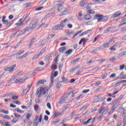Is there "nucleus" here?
Returning <instances> with one entry per match:
<instances>
[{"label": "nucleus", "instance_id": "obj_1", "mask_svg": "<svg viewBox=\"0 0 126 126\" xmlns=\"http://www.w3.org/2000/svg\"><path fill=\"white\" fill-rule=\"evenodd\" d=\"M49 93L48 90H45V89L43 88H38L35 93V95H38V98H41L42 97L45 98L48 96V94Z\"/></svg>", "mask_w": 126, "mask_h": 126}, {"label": "nucleus", "instance_id": "obj_2", "mask_svg": "<svg viewBox=\"0 0 126 126\" xmlns=\"http://www.w3.org/2000/svg\"><path fill=\"white\" fill-rule=\"evenodd\" d=\"M96 19L97 20V22H106L108 21V16H104L103 15L96 14L95 16Z\"/></svg>", "mask_w": 126, "mask_h": 126}, {"label": "nucleus", "instance_id": "obj_3", "mask_svg": "<svg viewBox=\"0 0 126 126\" xmlns=\"http://www.w3.org/2000/svg\"><path fill=\"white\" fill-rule=\"evenodd\" d=\"M42 118H43V115L42 114L36 115L35 117V119L33 121V126H38L39 123H42Z\"/></svg>", "mask_w": 126, "mask_h": 126}, {"label": "nucleus", "instance_id": "obj_4", "mask_svg": "<svg viewBox=\"0 0 126 126\" xmlns=\"http://www.w3.org/2000/svg\"><path fill=\"white\" fill-rule=\"evenodd\" d=\"M15 67H16V64H14L9 67H4V70H5V71H9L10 73L13 72Z\"/></svg>", "mask_w": 126, "mask_h": 126}, {"label": "nucleus", "instance_id": "obj_5", "mask_svg": "<svg viewBox=\"0 0 126 126\" xmlns=\"http://www.w3.org/2000/svg\"><path fill=\"white\" fill-rule=\"evenodd\" d=\"M107 113H108V109L103 106L100 107V109L99 110V114H102L105 116V115H107Z\"/></svg>", "mask_w": 126, "mask_h": 126}, {"label": "nucleus", "instance_id": "obj_6", "mask_svg": "<svg viewBox=\"0 0 126 126\" xmlns=\"http://www.w3.org/2000/svg\"><path fill=\"white\" fill-rule=\"evenodd\" d=\"M96 118V117H94V118H91L90 119H88L84 125H88L89 124H91V125L93 126V125H94V123H95Z\"/></svg>", "mask_w": 126, "mask_h": 126}, {"label": "nucleus", "instance_id": "obj_7", "mask_svg": "<svg viewBox=\"0 0 126 126\" xmlns=\"http://www.w3.org/2000/svg\"><path fill=\"white\" fill-rule=\"evenodd\" d=\"M70 12L69 8H66L64 11L59 14V16L62 17L64 15H67Z\"/></svg>", "mask_w": 126, "mask_h": 126}, {"label": "nucleus", "instance_id": "obj_8", "mask_svg": "<svg viewBox=\"0 0 126 126\" xmlns=\"http://www.w3.org/2000/svg\"><path fill=\"white\" fill-rule=\"evenodd\" d=\"M54 8H55L56 10H57V11H61L63 8V7L62 4H57L54 6Z\"/></svg>", "mask_w": 126, "mask_h": 126}, {"label": "nucleus", "instance_id": "obj_9", "mask_svg": "<svg viewBox=\"0 0 126 126\" xmlns=\"http://www.w3.org/2000/svg\"><path fill=\"white\" fill-rule=\"evenodd\" d=\"M32 116H33V112L31 111H29L26 116V121H29Z\"/></svg>", "mask_w": 126, "mask_h": 126}, {"label": "nucleus", "instance_id": "obj_10", "mask_svg": "<svg viewBox=\"0 0 126 126\" xmlns=\"http://www.w3.org/2000/svg\"><path fill=\"white\" fill-rule=\"evenodd\" d=\"M119 113L121 117H124L125 115H126V110L124 108H121L119 109Z\"/></svg>", "mask_w": 126, "mask_h": 126}, {"label": "nucleus", "instance_id": "obj_11", "mask_svg": "<svg viewBox=\"0 0 126 126\" xmlns=\"http://www.w3.org/2000/svg\"><path fill=\"white\" fill-rule=\"evenodd\" d=\"M29 26L31 29H34L37 27V23H35L34 21H32L30 23Z\"/></svg>", "mask_w": 126, "mask_h": 126}, {"label": "nucleus", "instance_id": "obj_12", "mask_svg": "<svg viewBox=\"0 0 126 126\" xmlns=\"http://www.w3.org/2000/svg\"><path fill=\"white\" fill-rule=\"evenodd\" d=\"M86 0H81V2H80L79 5L83 9H84L85 6H86V3H85Z\"/></svg>", "mask_w": 126, "mask_h": 126}, {"label": "nucleus", "instance_id": "obj_13", "mask_svg": "<svg viewBox=\"0 0 126 126\" xmlns=\"http://www.w3.org/2000/svg\"><path fill=\"white\" fill-rule=\"evenodd\" d=\"M67 19H64L63 21L61 22L60 25L62 26V28H64L66 26V22H67Z\"/></svg>", "mask_w": 126, "mask_h": 126}, {"label": "nucleus", "instance_id": "obj_14", "mask_svg": "<svg viewBox=\"0 0 126 126\" xmlns=\"http://www.w3.org/2000/svg\"><path fill=\"white\" fill-rule=\"evenodd\" d=\"M63 28L61 26V24L60 25H56L54 27V30H63Z\"/></svg>", "mask_w": 126, "mask_h": 126}, {"label": "nucleus", "instance_id": "obj_15", "mask_svg": "<svg viewBox=\"0 0 126 126\" xmlns=\"http://www.w3.org/2000/svg\"><path fill=\"white\" fill-rule=\"evenodd\" d=\"M121 14L122 13L121 11H117L114 13V15L111 16V18H117V17H119Z\"/></svg>", "mask_w": 126, "mask_h": 126}, {"label": "nucleus", "instance_id": "obj_16", "mask_svg": "<svg viewBox=\"0 0 126 126\" xmlns=\"http://www.w3.org/2000/svg\"><path fill=\"white\" fill-rule=\"evenodd\" d=\"M28 56H29V53L26 52L25 54L21 56L19 58H16L17 60H23L25 58H26Z\"/></svg>", "mask_w": 126, "mask_h": 126}, {"label": "nucleus", "instance_id": "obj_17", "mask_svg": "<svg viewBox=\"0 0 126 126\" xmlns=\"http://www.w3.org/2000/svg\"><path fill=\"white\" fill-rule=\"evenodd\" d=\"M62 83H63L64 84H66L67 83H69V81H68V79L65 78L64 77H62Z\"/></svg>", "mask_w": 126, "mask_h": 126}, {"label": "nucleus", "instance_id": "obj_18", "mask_svg": "<svg viewBox=\"0 0 126 126\" xmlns=\"http://www.w3.org/2000/svg\"><path fill=\"white\" fill-rule=\"evenodd\" d=\"M120 103V99H115L112 104H113L114 106H115L117 108H118L119 106V103Z\"/></svg>", "mask_w": 126, "mask_h": 126}, {"label": "nucleus", "instance_id": "obj_19", "mask_svg": "<svg viewBox=\"0 0 126 126\" xmlns=\"http://www.w3.org/2000/svg\"><path fill=\"white\" fill-rule=\"evenodd\" d=\"M46 82H47L45 80H39L36 83V85H40L41 84H44V83H46Z\"/></svg>", "mask_w": 126, "mask_h": 126}, {"label": "nucleus", "instance_id": "obj_20", "mask_svg": "<svg viewBox=\"0 0 126 126\" xmlns=\"http://www.w3.org/2000/svg\"><path fill=\"white\" fill-rule=\"evenodd\" d=\"M124 82H126V80H121L120 81H119L116 84H115V87H117V86H119L120 84H122V83H124Z\"/></svg>", "mask_w": 126, "mask_h": 126}, {"label": "nucleus", "instance_id": "obj_21", "mask_svg": "<svg viewBox=\"0 0 126 126\" xmlns=\"http://www.w3.org/2000/svg\"><path fill=\"white\" fill-rule=\"evenodd\" d=\"M23 83V81L22 79L20 78H18L15 80V83Z\"/></svg>", "mask_w": 126, "mask_h": 126}, {"label": "nucleus", "instance_id": "obj_22", "mask_svg": "<svg viewBox=\"0 0 126 126\" xmlns=\"http://www.w3.org/2000/svg\"><path fill=\"white\" fill-rule=\"evenodd\" d=\"M80 60H81L80 58H77L76 59H75L73 61H72L71 62V64H75V63H76L78 62L79 61H80Z\"/></svg>", "mask_w": 126, "mask_h": 126}, {"label": "nucleus", "instance_id": "obj_23", "mask_svg": "<svg viewBox=\"0 0 126 126\" xmlns=\"http://www.w3.org/2000/svg\"><path fill=\"white\" fill-rule=\"evenodd\" d=\"M43 69V67H37L34 69V71H42Z\"/></svg>", "mask_w": 126, "mask_h": 126}, {"label": "nucleus", "instance_id": "obj_24", "mask_svg": "<svg viewBox=\"0 0 126 126\" xmlns=\"http://www.w3.org/2000/svg\"><path fill=\"white\" fill-rule=\"evenodd\" d=\"M85 19L86 20H90V19H92V17L91 15L87 14L85 16Z\"/></svg>", "mask_w": 126, "mask_h": 126}, {"label": "nucleus", "instance_id": "obj_25", "mask_svg": "<svg viewBox=\"0 0 126 126\" xmlns=\"http://www.w3.org/2000/svg\"><path fill=\"white\" fill-rule=\"evenodd\" d=\"M65 51H66V47H61V48L59 49V52H60V53H63V52H64Z\"/></svg>", "mask_w": 126, "mask_h": 126}, {"label": "nucleus", "instance_id": "obj_26", "mask_svg": "<svg viewBox=\"0 0 126 126\" xmlns=\"http://www.w3.org/2000/svg\"><path fill=\"white\" fill-rule=\"evenodd\" d=\"M41 55H42V52H40L38 55H36L33 57L32 58V61H34V60L37 59V58H39V57H40Z\"/></svg>", "mask_w": 126, "mask_h": 126}, {"label": "nucleus", "instance_id": "obj_27", "mask_svg": "<svg viewBox=\"0 0 126 126\" xmlns=\"http://www.w3.org/2000/svg\"><path fill=\"white\" fill-rule=\"evenodd\" d=\"M61 115H62V113H58L57 112H55L54 115L53 119H56L57 117H59V116H61Z\"/></svg>", "mask_w": 126, "mask_h": 126}, {"label": "nucleus", "instance_id": "obj_28", "mask_svg": "<svg viewBox=\"0 0 126 126\" xmlns=\"http://www.w3.org/2000/svg\"><path fill=\"white\" fill-rule=\"evenodd\" d=\"M31 85L30 86V85H28L27 88L24 90V91H25V93H28V92H29V90H30V89H31Z\"/></svg>", "mask_w": 126, "mask_h": 126}, {"label": "nucleus", "instance_id": "obj_29", "mask_svg": "<svg viewBox=\"0 0 126 126\" xmlns=\"http://www.w3.org/2000/svg\"><path fill=\"white\" fill-rule=\"evenodd\" d=\"M111 29H112V27H110L108 28L106 30H104L103 33L104 34H107V33H109V32L111 31Z\"/></svg>", "mask_w": 126, "mask_h": 126}, {"label": "nucleus", "instance_id": "obj_30", "mask_svg": "<svg viewBox=\"0 0 126 126\" xmlns=\"http://www.w3.org/2000/svg\"><path fill=\"white\" fill-rule=\"evenodd\" d=\"M24 53H25V51L23 50L19 51L18 53H15L14 56H21V55H22V54H24Z\"/></svg>", "mask_w": 126, "mask_h": 126}, {"label": "nucleus", "instance_id": "obj_31", "mask_svg": "<svg viewBox=\"0 0 126 126\" xmlns=\"http://www.w3.org/2000/svg\"><path fill=\"white\" fill-rule=\"evenodd\" d=\"M24 53H25V51L23 50L19 51L18 53H15L14 56H21V55H22V54H24Z\"/></svg>", "mask_w": 126, "mask_h": 126}, {"label": "nucleus", "instance_id": "obj_32", "mask_svg": "<svg viewBox=\"0 0 126 126\" xmlns=\"http://www.w3.org/2000/svg\"><path fill=\"white\" fill-rule=\"evenodd\" d=\"M57 68H58V67H57V64L54 63V64L51 66V69L53 70H56Z\"/></svg>", "mask_w": 126, "mask_h": 126}, {"label": "nucleus", "instance_id": "obj_33", "mask_svg": "<svg viewBox=\"0 0 126 126\" xmlns=\"http://www.w3.org/2000/svg\"><path fill=\"white\" fill-rule=\"evenodd\" d=\"M93 4H94L92 3H89L87 6V9H91V8H92V5H93Z\"/></svg>", "mask_w": 126, "mask_h": 126}, {"label": "nucleus", "instance_id": "obj_34", "mask_svg": "<svg viewBox=\"0 0 126 126\" xmlns=\"http://www.w3.org/2000/svg\"><path fill=\"white\" fill-rule=\"evenodd\" d=\"M3 119H6V120H11V117L8 115H5L4 116L1 115Z\"/></svg>", "mask_w": 126, "mask_h": 126}, {"label": "nucleus", "instance_id": "obj_35", "mask_svg": "<svg viewBox=\"0 0 126 126\" xmlns=\"http://www.w3.org/2000/svg\"><path fill=\"white\" fill-rule=\"evenodd\" d=\"M15 111H16L18 113H20L21 114H24V111L23 110L19 109V108H15Z\"/></svg>", "mask_w": 126, "mask_h": 126}, {"label": "nucleus", "instance_id": "obj_36", "mask_svg": "<svg viewBox=\"0 0 126 126\" xmlns=\"http://www.w3.org/2000/svg\"><path fill=\"white\" fill-rule=\"evenodd\" d=\"M51 58H52V55H51L50 54L47 55L45 56V60H46L47 61H49L51 59Z\"/></svg>", "mask_w": 126, "mask_h": 126}, {"label": "nucleus", "instance_id": "obj_37", "mask_svg": "<svg viewBox=\"0 0 126 126\" xmlns=\"http://www.w3.org/2000/svg\"><path fill=\"white\" fill-rule=\"evenodd\" d=\"M33 109L35 112H38V110L39 109V105L38 104L34 105Z\"/></svg>", "mask_w": 126, "mask_h": 126}, {"label": "nucleus", "instance_id": "obj_38", "mask_svg": "<svg viewBox=\"0 0 126 126\" xmlns=\"http://www.w3.org/2000/svg\"><path fill=\"white\" fill-rule=\"evenodd\" d=\"M78 67H79V66H77L71 69L70 70V72H74V71H75V70H76L78 68Z\"/></svg>", "mask_w": 126, "mask_h": 126}, {"label": "nucleus", "instance_id": "obj_39", "mask_svg": "<svg viewBox=\"0 0 126 126\" xmlns=\"http://www.w3.org/2000/svg\"><path fill=\"white\" fill-rule=\"evenodd\" d=\"M92 1H93V2H94V3H96V4H99L100 3H102L101 0H92Z\"/></svg>", "mask_w": 126, "mask_h": 126}, {"label": "nucleus", "instance_id": "obj_40", "mask_svg": "<svg viewBox=\"0 0 126 126\" xmlns=\"http://www.w3.org/2000/svg\"><path fill=\"white\" fill-rule=\"evenodd\" d=\"M94 23H93V21L92 20L86 22V25H94Z\"/></svg>", "mask_w": 126, "mask_h": 126}, {"label": "nucleus", "instance_id": "obj_41", "mask_svg": "<svg viewBox=\"0 0 126 126\" xmlns=\"http://www.w3.org/2000/svg\"><path fill=\"white\" fill-rule=\"evenodd\" d=\"M101 37V35L98 34L95 38L94 40L93 41V43H95L97 39H99Z\"/></svg>", "mask_w": 126, "mask_h": 126}, {"label": "nucleus", "instance_id": "obj_42", "mask_svg": "<svg viewBox=\"0 0 126 126\" xmlns=\"http://www.w3.org/2000/svg\"><path fill=\"white\" fill-rule=\"evenodd\" d=\"M87 12H88V13H89V14H95V11L92 10H88L87 11Z\"/></svg>", "mask_w": 126, "mask_h": 126}, {"label": "nucleus", "instance_id": "obj_43", "mask_svg": "<svg viewBox=\"0 0 126 126\" xmlns=\"http://www.w3.org/2000/svg\"><path fill=\"white\" fill-rule=\"evenodd\" d=\"M114 112H115L114 109H112V108H111L110 111L108 113V116H111V115H112V114H113Z\"/></svg>", "mask_w": 126, "mask_h": 126}, {"label": "nucleus", "instance_id": "obj_44", "mask_svg": "<svg viewBox=\"0 0 126 126\" xmlns=\"http://www.w3.org/2000/svg\"><path fill=\"white\" fill-rule=\"evenodd\" d=\"M88 107V105H85L82 108H81V111H83V112H84V111H85V110L87 109Z\"/></svg>", "mask_w": 126, "mask_h": 126}, {"label": "nucleus", "instance_id": "obj_45", "mask_svg": "<svg viewBox=\"0 0 126 126\" xmlns=\"http://www.w3.org/2000/svg\"><path fill=\"white\" fill-rule=\"evenodd\" d=\"M14 116L16 119H20L21 116L17 113H14Z\"/></svg>", "mask_w": 126, "mask_h": 126}, {"label": "nucleus", "instance_id": "obj_46", "mask_svg": "<svg viewBox=\"0 0 126 126\" xmlns=\"http://www.w3.org/2000/svg\"><path fill=\"white\" fill-rule=\"evenodd\" d=\"M110 45V43H106L102 44V47H103L104 48H108L109 46Z\"/></svg>", "mask_w": 126, "mask_h": 126}, {"label": "nucleus", "instance_id": "obj_47", "mask_svg": "<svg viewBox=\"0 0 126 126\" xmlns=\"http://www.w3.org/2000/svg\"><path fill=\"white\" fill-rule=\"evenodd\" d=\"M0 113H3V114H5L6 115H8V110L5 111V110H0Z\"/></svg>", "mask_w": 126, "mask_h": 126}, {"label": "nucleus", "instance_id": "obj_48", "mask_svg": "<svg viewBox=\"0 0 126 126\" xmlns=\"http://www.w3.org/2000/svg\"><path fill=\"white\" fill-rule=\"evenodd\" d=\"M67 95H63L62 96V99L63 101H64V102H65V101H66V100H67L68 98H67Z\"/></svg>", "mask_w": 126, "mask_h": 126}, {"label": "nucleus", "instance_id": "obj_49", "mask_svg": "<svg viewBox=\"0 0 126 126\" xmlns=\"http://www.w3.org/2000/svg\"><path fill=\"white\" fill-rule=\"evenodd\" d=\"M90 114V112H89V111L87 110L86 111L85 113L83 114V116L87 117V116H89Z\"/></svg>", "mask_w": 126, "mask_h": 126}, {"label": "nucleus", "instance_id": "obj_50", "mask_svg": "<svg viewBox=\"0 0 126 126\" xmlns=\"http://www.w3.org/2000/svg\"><path fill=\"white\" fill-rule=\"evenodd\" d=\"M18 122V119L16 118H13V119L12 120V124H15V123H17Z\"/></svg>", "mask_w": 126, "mask_h": 126}, {"label": "nucleus", "instance_id": "obj_51", "mask_svg": "<svg viewBox=\"0 0 126 126\" xmlns=\"http://www.w3.org/2000/svg\"><path fill=\"white\" fill-rule=\"evenodd\" d=\"M15 80V78H12L10 80L7 81V83L8 84L11 83V82H13V81H14Z\"/></svg>", "mask_w": 126, "mask_h": 126}, {"label": "nucleus", "instance_id": "obj_52", "mask_svg": "<svg viewBox=\"0 0 126 126\" xmlns=\"http://www.w3.org/2000/svg\"><path fill=\"white\" fill-rule=\"evenodd\" d=\"M67 122V119H66V118H64L63 120H62V121L61 122H60V125H63V124H64V123H65V122Z\"/></svg>", "mask_w": 126, "mask_h": 126}, {"label": "nucleus", "instance_id": "obj_53", "mask_svg": "<svg viewBox=\"0 0 126 126\" xmlns=\"http://www.w3.org/2000/svg\"><path fill=\"white\" fill-rule=\"evenodd\" d=\"M66 34L68 36H70V35H73V34H74V32H66Z\"/></svg>", "mask_w": 126, "mask_h": 126}, {"label": "nucleus", "instance_id": "obj_54", "mask_svg": "<svg viewBox=\"0 0 126 126\" xmlns=\"http://www.w3.org/2000/svg\"><path fill=\"white\" fill-rule=\"evenodd\" d=\"M125 68V64L120 65L119 66V69L120 70H123Z\"/></svg>", "mask_w": 126, "mask_h": 126}, {"label": "nucleus", "instance_id": "obj_55", "mask_svg": "<svg viewBox=\"0 0 126 126\" xmlns=\"http://www.w3.org/2000/svg\"><path fill=\"white\" fill-rule=\"evenodd\" d=\"M54 36H56V34H50L48 35V37L50 39H53V38H54Z\"/></svg>", "mask_w": 126, "mask_h": 126}, {"label": "nucleus", "instance_id": "obj_56", "mask_svg": "<svg viewBox=\"0 0 126 126\" xmlns=\"http://www.w3.org/2000/svg\"><path fill=\"white\" fill-rule=\"evenodd\" d=\"M81 32H82V31H79L78 32H77L73 37L72 39H73L74 38H75V37H76V36H77V35H79V34H80V33H81Z\"/></svg>", "mask_w": 126, "mask_h": 126}, {"label": "nucleus", "instance_id": "obj_57", "mask_svg": "<svg viewBox=\"0 0 126 126\" xmlns=\"http://www.w3.org/2000/svg\"><path fill=\"white\" fill-rule=\"evenodd\" d=\"M119 56H120V57H125V56H126V52L119 54Z\"/></svg>", "mask_w": 126, "mask_h": 126}, {"label": "nucleus", "instance_id": "obj_58", "mask_svg": "<svg viewBox=\"0 0 126 126\" xmlns=\"http://www.w3.org/2000/svg\"><path fill=\"white\" fill-rule=\"evenodd\" d=\"M114 48H116L114 45L112 46L110 48H109V50L110 51H116V49H115Z\"/></svg>", "mask_w": 126, "mask_h": 126}, {"label": "nucleus", "instance_id": "obj_59", "mask_svg": "<svg viewBox=\"0 0 126 126\" xmlns=\"http://www.w3.org/2000/svg\"><path fill=\"white\" fill-rule=\"evenodd\" d=\"M71 53H72V50L69 49L67 52H66V55H70Z\"/></svg>", "mask_w": 126, "mask_h": 126}, {"label": "nucleus", "instance_id": "obj_60", "mask_svg": "<svg viewBox=\"0 0 126 126\" xmlns=\"http://www.w3.org/2000/svg\"><path fill=\"white\" fill-rule=\"evenodd\" d=\"M88 31L84 32L80 34V36H84V35H86V34H88Z\"/></svg>", "mask_w": 126, "mask_h": 126}, {"label": "nucleus", "instance_id": "obj_61", "mask_svg": "<svg viewBox=\"0 0 126 126\" xmlns=\"http://www.w3.org/2000/svg\"><path fill=\"white\" fill-rule=\"evenodd\" d=\"M43 8H44V7L43 6L38 7L35 9V11H39V10H41V9H43Z\"/></svg>", "mask_w": 126, "mask_h": 126}, {"label": "nucleus", "instance_id": "obj_62", "mask_svg": "<svg viewBox=\"0 0 126 126\" xmlns=\"http://www.w3.org/2000/svg\"><path fill=\"white\" fill-rule=\"evenodd\" d=\"M34 38L32 39L30 43V45H29V47L30 48H31V47H32V45H33V43H34Z\"/></svg>", "mask_w": 126, "mask_h": 126}, {"label": "nucleus", "instance_id": "obj_63", "mask_svg": "<svg viewBox=\"0 0 126 126\" xmlns=\"http://www.w3.org/2000/svg\"><path fill=\"white\" fill-rule=\"evenodd\" d=\"M4 126H10V122H5Z\"/></svg>", "mask_w": 126, "mask_h": 126}, {"label": "nucleus", "instance_id": "obj_64", "mask_svg": "<svg viewBox=\"0 0 126 126\" xmlns=\"http://www.w3.org/2000/svg\"><path fill=\"white\" fill-rule=\"evenodd\" d=\"M122 126V122L121 121H118L117 122V124L116 126Z\"/></svg>", "mask_w": 126, "mask_h": 126}]
</instances>
